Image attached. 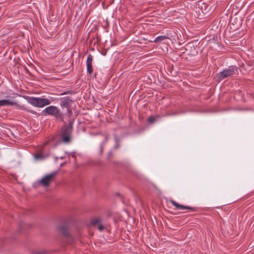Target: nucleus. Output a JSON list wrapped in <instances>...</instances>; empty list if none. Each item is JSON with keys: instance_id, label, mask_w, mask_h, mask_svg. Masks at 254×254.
<instances>
[{"instance_id": "obj_1", "label": "nucleus", "mask_w": 254, "mask_h": 254, "mask_svg": "<svg viewBox=\"0 0 254 254\" xmlns=\"http://www.w3.org/2000/svg\"><path fill=\"white\" fill-rule=\"evenodd\" d=\"M59 230L60 234L65 239L66 243L72 245L74 242V238L69 233L68 227L65 224H62L59 227Z\"/></svg>"}, {"instance_id": "obj_2", "label": "nucleus", "mask_w": 254, "mask_h": 254, "mask_svg": "<svg viewBox=\"0 0 254 254\" xmlns=\"http://www.w3.org/2000/svg\"><path fill=\"white\" fill-rule=\"evenodd\" d=\"M28 102L34 106L42 108L50 104V101L47 98L30 97L28 99Z\"/></svg>"}, {"instance_id": "obj_3", "label": "nucleus", "mask_w": 254, "mask_h": 254, "mask_svg": "<svg viewBox=\"0 0 254 254\" xmlns=\"http://www.w3.org/2000/svg\"><path fill=\"white\" fill-rule=\"evenodd\" d=\"M237 68L235 66H230L228 68L225 69L223 71L217 74V78L218 80H222V79L232 76L235 74V71Z\"/></svg>"}, {"instance_id": "obj_4", "label": "nucleus", "mask_w": 254, "mask_h": 254, "mask_svg": "<svg viewBox=\"0 0 254 254\" xmlns=\"http://www.w3.org/2000/svg\"><path fill=\"white\" fill-rule=\"evenodd\" d=\"M72 133V126L68 125L62 130L61 134V139L62 142L68 143L71 141V135Z\"/></svg>"}, {"instance_id": "obj_5", "label": "nucleus", "mask_w": 254, "mask_h": 254, "mask_svg": "<svg viewBox=\"0 0 254 254\" xmlns=\"http://www.w3.org/2000/svg\"><path fill=\"white\" fill-rule=\"evenodd\" d=\"M44 112L45 115H49L54 116L57 119H63V115L59 109L56 106H50L45 109Z\"/></svg>"}, {"instance_id": "obj_6", "label": "nucleus", "mask_w": 254, "mask_h": 254, "mask_svg": "<svg viewBox=\"0 0 254 254\" xmlns=\"http://www.w3.org/2000/svg\"><path fill=\"white\" fill-rule=\"evenodd\" d=\"M57 174V172H54L52 173L45 176L41 180L38 181V184L44 187L49 186L54 181L55 177Z\"/></svg>"}, {"instance_id": "obj_7", "label": "nucleus", "mask_w": 254, "mask_h": 254, "mask_svg": "<svg viewBox=\"0 0 254 254\" xmlns=\"http://www.w3.org/2000/svg\"><path fill=\"white\" fill-rule=\"evenodd\" d=\"M169 202L170 203H171L174 206L176 207V208L178 209H187L188 210V212H190V211H196V209L194 207H190V206H185V205H182V204H180L178 203H177V202H176L175 201H174V200L173 199H171L169 200Z\"/></svg>"}, {"instance_id": "obj_8", "label": "nucleus", "mask_w": 254, "mask_h": 254, "mask_svg": "<svg viewBox=\"0 0 254 254\" xmlns=\"http://www.w3.org/2000/svg\"><path fill=\"white\" fill-rule=\"evenodd\" d=\"M102 222V219L101 218L96 217L93 218L91 220V224L92 226L97 227L100 231H103L104 230L105 227L103 225Z\"/></svg>"}, {"instance_id": "obj_9", "label": "nucleus", "mask_w": 254, "mask_h": 254, "mask_svg": "<svg viewBox=\"0 0 254 254\" xmlns=\"http://www.w3.org/2000/svg\"><path fill=\"white\" fill-rule=\"evenodd\" d=\"M61 106L62 107H70L73 101L68 97H64L61 99Z\"/></svg>"}, {"instance_id": "obj_10", "label": "nucleus", "mask_w": 254, "mask_h": 254, "mask_svg": "<svg viewBox=\"0 0 254 254\" xmlns=\"http://www.w3.org/2000/svg\"><path fill=\"white\" fill-rule=\"evenodd\" d=\"M92 61L93 56L90 54L88 56L86 60L87 70V72L89 74H91L93 71L92 67Z\"/></svg>"}, {"instance_id": "obj_11", "label": "nucleus", "mask_w": 254, "mask_h": 254, "mask_svg": "<svg viewBox=\"0 0 254 254\" xmlns=\"http://www.w3.org/2000/svg\"><path fill=\"white\" fill-rule=\"evenodd\" d=\"M17 103L14 101H10L9 100H0V107L3 106H8V105H17Z\"/></svg>"}, {"instance_id": "obj_12", "label": "nucleus", "mask_w": 254, "mask_h": 254, "mask_svg": "<svg viewBox=\"0 0 254 254\" xmlns=\"http://www.w3.org/2000/svg\"><path fill=\"white\" fill-rule=\"evenodd\" d=\"M211 30L217 31H222L224 30L222 29V25H221L220 28L219 29V27L218 26V22H216L212 26L211 28Z\"/></svg>"}, {"instance_id": "obj_13", "label": "nucleus", "mask_w": 254, "mask_h": 254, "mask_svg": "<svg viewBox=\"0 0 254 254\" xmlns=\"http://www.w3.org/2000/svg\"><path fill=\"white\" fill-rule=\"evenodd\" d=\"M168 38H168V36H158L157 37H156L154 39V42H156V43L160 42L162 41L163 40H164L165 39H168Z\"/></svg>"}, {"instance_id": "obj_14", "label": "nucleus", "mask_w": 254, "mask_h": 254, "mask_svg": "<svg viewBox=\"0 0 254 254\" xmlns=\"http://www.w3.org/2000/svg\"><path fill=\"white\" fill-rule=\"evenodd\" d=\"M155 120V118L153 116H151L148 118V122L149 123H153Z\"/></svg>"}, {"instance_id": "obj_15", "label": "nucleus", "mask_w": 254, "mask_h": 254, "mask_svg": "<svg viewBox=\"0 0 254 254\" xmlns=\"http://www.w3.org/2000/svg\"><path fill=\"white\" fill-rule=\"evenodd\" d=\"M72 91H70V90H67L65 92H64L62 93L61 94V95H66V94H72Z\"/></svg>"}, {"instance_id": "obj_16", "label": "nucleus", "mask_w": 254, "mask_h": 254, "mask_svg": "<svg viewBox=\"0 0 254 254\" xmlns=\"http://www.w3.org/2000/svg\"><path fill=\"white\" fill-rule=\"evenodd\" d=\"M70 107L66 108L67 109V112L69 114V116L71 115L72 114V111L71 109H70Z\"/></svg>"}, {"instance_id": "obj_17", "label": "nucleus", "mask_w": 254, "mask_h": 254, "mask_svg": "<svg viewBox=\"0 0 254 254\" xmlns=\"http://www.w3.org/2000/svg\"><path fill=\"white\" fill-rule=\"evenodd\" d=\"M231 29H232L233 31H236V30H237V29H236H236H235V28H232V27H231Z\"/></svg>"}, {"instance_id": "obj_18", "label": "nucleus", "mask_w": 254, "mask_h": 254, "mask_svg": "<svg viewBox=\"0 0 254 254\" xmlns=\"http://www.w3.org/2000/svg\"><path fill=\"white\" fill-rule=\"evenodd\" d=\"M20 108L22 109H24V108L22 107H20Z\"/></svg>"}, {"instance_id": "obj_19", "label": "nucleus", "mask_w": 254, "mask_h": 254, "mask_svg": "<svg viewBox=\"0 0 254 254\" xmlns=\"http://www.w3.org/2000/svg\"><path fill=\"white\" fill-rule=\"evenodd\" d=\"M102 151V147L101 148V152Z\"/></svg>"}]
</instances>
